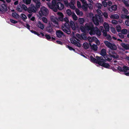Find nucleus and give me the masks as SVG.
Returning a JSON list of instances; mask_svg holds the SVG:
<instances>
[{
    "mask_svg": "<svg viewBox=\"0 0 129 129\" xmlns=\"http://www.w3.org/2000/svg\"><path fill=\"white\" fill-rule=\"evenodd\" d=\"M52 4L51 8L55 12H57L58 9L61 10L64 8V5L61 2H57V3L55 0H53L52 1Z\"/></svg>",
    "mask_w": 129,
    "mask_h": 129,
    "instance_id": "f257e3e1",
    "label": "nucleus"
},
{
    "mask_svg": "<svg viewBox=\"0 0 129 129\" xmlns=\"http://www.w3.org/2000/svg\"><path fill=\"white\" fill-rule=\"evenodd\" d=\"M95 28L93 24L91 23H86L85 24V28L86 30L89 32V34L91 35L94 33Z\"/></svg>",
    "mask_w": 129,
    "mask_h": 129,
    "instance_id": "f03ea898",
    "label": "nucleus"
},
{
    "mask_svg": "<svg viewBox=\"0 0 129 129\" xmlns=\"http://www.w3.org/2000/svg\"><path fill=\"white\" fill-rule=\"evenodd\" d=\"M92 20L94 24L96 25H98L100 23H101L103 21L102 17L97 14L92 17Z\"/></svg>",
    "mask_w": 129,
    "mask_h": 129,
    "instance_id": "7ed1b4c3",
    "label": "nucleus"
},
{
    "mask_svg": "<svg viewBox=\"0 0 129 129\" xmlns=\"http://www.w3.org/2000/svg\"><path fill=\"white\" fill-rule=\"evenodd\" d=\"M61 28L62 30L68 34H70L71 33L70 26L69 24L66 23L62 24Z\"/></svg>",
    "mask_w": 129,
    "mask_h": 129,
    "instance_id": "20e7f679",
    "label": "nucleus"
},
{
    "mask_svg": "<svg viewBox=\"0 0 129 129\" xmlns=\"http://www.w3.org/2000/svg\"><path fill=\"white\" fill-rule=\"evenodd\" d=\"M48 10L47 9L44 7H42L40 9L39 14L41 16H46L48 14Z\"/></svg>",
    "mask_w": 129,
    "mask_h": 129,
    "instance_id": "39448f33",
    "label": "nucleus"
},
{
    "mask_svg": "<svg viewBox=\"0 0 129 129\" xmlns=\"http://www.w3.org/2000/svg\"><path fill=\"white\" fill-rule=\"evenodd\" d=\"M104 43L107 47L113 50L116 49V47L115 44H112L110 42L107 41H105Z\"/></svg>",
    "mask_w": 129,
    "mask_h": 129,
    "instance_id": "423d86ee",
    "label": "nucleus"
},
{
    "mask_svg": "<svg viewBox=\"0 0 129 129\" xmlns=\"http://www.w3.org/2000/svg\"><path fill=\"white\" fill-rule=\"evenodd\" d=\"M103 28L102 26H100V29H101V30H100L99 28L95 27V29L94 30V33L92 34V35H94L95 34L97 36H100L101 34V31L103 29Z\"/></svg>",
    "mask_w": 129,
    "mask_h": 129,
    "instance_id": "0eeeda50",
    "label": "nucleus"
},
{
    "mask_svg": "<svg viewBox=\"0 0 129 129\" xmlns=\"http://www.w3.org/2000/svg\"><path fill=\"white\" fill-rule=\"evenodd\" d=\"M96 58L97 61L96 63L100 65H101L103 62H106L105 59H104L102 56L99 57L97 56Z\"/></svg>",
    "mask_w": 129,
    "mask_h": 129,
    "instance_id": "6e6552de",
    "label": "nucleus"
},
{
    "mask_svg": "<svg viewBox=\"0 0 129 129\" xmlns=\"http://www.w3.org/2000/svg\"><path fill=\"white\" fill-rule=\"evenodd\" d=\"M38 8L34 6H32L31 7H28L27 9L28 12L30 13H31L32 12H36Z\"/></svg>",
    "mask_w": 129,
    "mask_h": 129,
    "instance_id": "1a4fd4ad",
    "label": "nucleus"
},
{
    "mask_svg": "<svg viewBox=\"0 0 129 129\" xmlns=\"http://www.w3.org/2000/svg\"><path fill=\"white\" fill-rule=\"evenodd\" d=\"M109 54L110 57H112L114 58H117L118 57V56L116 53L115 51H114L110 52Z\"/></svg>",
    "mask_w": 129,
    "mask_h": 129,
    "instance_id": "9d476101",
    "label": "nucleus"
},
{
    "mask_svg": "<svg viewBox=\"0 0 129 129\" xmlns=\"http://www.w3.org/2000/svg\"><path fill=\"white\" fill-rule=\"evenodd\" d=\"M46 31L49 33H51L53 32L52 27L50 24L47 26L46 27Z\"/></svg>",
    "mask_w": 129,
    "mask_h": 129,
    "instance_id": "9b49d317",
    "label": "nucleus"
},
{
    "mask_svg": "<svg viewBox=\"0 0 129 129\" xmlns=\"http://www.w3.org/2000/svg\"><path fill=\"white\" fill-rule=\"evenodd\" d=\"M81 8L85 11H86L88 10V4L86 2L84 3L81 6Z\"/></svg>",
    "mask_w": 129,
    "mask_h": 129,
    "instance_id": "f8f14e48",
    "label": "nucleus"
},
{
    "mask_svg": "<svg viewBox=\"0 0 129 129\" xmlns=\"http://www.w3.org/2000/svg\"><path fill=\"white\" fill-rule=\"evenodd\" d=\"M71 42L72 44L78 47H81V45L79 43L77 42L74 39H72V40H71Z\"/></svg>",
    "mask_w": 129,
    "mask_h": 129,
    "instance_id": "ddd939ff",
    "label": "nucleus"
},
{
    "mask_svg": "<svg viewBox=\"0 0 129 129\" xmlns=\"http://www.w3.org/2000/svg\"><path fill=\"white\" fill-rule=\"evenodd\" d=\"M57 15H58V19L59 20L61 21H63V15L61 12H58Z\"/></svg>",
    "mask_w": 129,
    "mask_h": 129,
    "instance_id": "4468645a",
    "label": "nucleus"
},
{
    "mask_svg": "<svg viewBox=\"0 0 129 129\" xmlns=\"http://www.w3.org/2000/svg\"><path fill=\"white\" fill-rule=\"evenodd\" d=\"M33 2L36 4V7L37 8H39L40 7L41 3L39 0H32Z\"/></svg>",
    "mask_w": 129,
    "mask_h": 129,
    "instance_id": "2eb2a0df",
    "label": "nucleus"
},
{
    "mask_svg": "<svg viewBox=\"0 0 129 129\" xmlns=\"http://www.w3.org/2000/svg\"><path fill=\"white\" fill-rule=\"evenodd\" d=\"M63 34V33L61 30H58L56 31V34L58 38L61 37Z\"/></svg>",
    "mask_w": 129,
    "mask_h": 129,
    "instance_id": "dca6fc26",
    "label": "nucleus"
},
{
    "mask_svg": "<svg viewBox=\"0 0 129 129\" xmlns=\"http://www.w3.org/2000/svg\"><path fill=\"white\" fill-rule=\"evenodd\" d=\"M121 45L122 47L125 50L129 49V44H125L124 43H122Z\"/></svg>",
    "mask_w": 129,
    "mask_h": 129,
    "instance_id": "f3484780",
    "label": "nucleus"
},
{
    "mask_svg": "<svg viewBox=\"0 0 129 129\" xmlns=\"http://www.w3.org/2000/svg\"><path fill=\"white\" fill-rule=\"evenodd\" d=\"M89 44L92 49L94 51H96L97 50L98 47L95 44H93L92 45L90 43H89Z\"/></svg>",
    "mask_w": 129,
    "mask_h": 129,
    "instance_id": "a211bd4d",
    "label": "nucleus"
},
{
    "mask_svg": "<svg viewBox=\"0 0 129 129\" xmlns=\"http://www.w3.org/2000/svg\"><path fill=\"white\" fill-rule=\"evenodd\" d=\"M117 7L116 5H112L111 8L108 9V10L110 12H112L113 10L116 11L117 9Z\"/></svg>",
    "mask_w": 129,
    "mask_h": 129,
    "instance_id": "6ab92c4d",
    "label": "nucleus"
},
{
    "mask_svg": "<svg viewBox=\"0 0 129 129\" xmlns=\"http://www.w3.org/2000/svg\"><path fill=\"white\" fill-rule=\"evenodd\" d=\"M100 54L103 57L105 56L107 54L106 50L104 49H102L101 51Z\"/></svg>",
    "mask_w": 129,
    "mask_h": 129,
    "instance_id": "aec40b11",
    "label": "nucleus"
},
{
    "mask_svg": "<svg viewBox=\"0 0 129 129\" xmlns=\"http://www.w3.org/2000/svg\"><path fill=\"white\" fill-rule=\"evenodd\" d=\"M100 66L107 68H109L110 67L109 64L106 63L105 62H103Z\"/></svg>",
    "mask_w": 129,
    "mask_h": 129,
    "instance_id": "412c9836",
    "label": "nucleus"
},
{
    "mask_svg": "<svg viewBox=\"0 0 129 129\" xmlns=\"http://www.w3.org/2000/svg\"><path fill=\"white\" fill-rule=\"evenodd\" d=\"M37 26L42 29H43L44 28V25L40 21L38 22Z\"/></svg>",
    "mask_w": 129,
    "mask_h": 129,
    "instance_id": "4be33fe9",
    "label": "nucleus"
},
{
    "mask_svg": "<svg viewBox=\"0 0 129 129\" xmlns=\"http://www.w3.org/2000/svg\"><path fill=\"white\" fill-rule=\"evenodd\" d=\"M17 10L19 12H22V8L21 6V4L20 3L18 5L16 8Z\"/></svg>",
    "mask_w": 129,
    "mask_h": 129,
    "instance_id": "5701e85b",
    "label": "nucleus"
},
{
    "mask_svg": "<svg viewBox=\"0 0 129 129\" xmlns=\"http://www.w3.org/2000/svg\"><path fill=\"white\" fill-rule=\"evenodd\" d=\"M104 26L105 30L108 31L109 30V26L108 24L105 22L104 24Z\"/></svg>",
    "mask_w": 129,
    "mask_h": 129,
    "instance_id": "b1692460",
    "label": "nucleus"
},
{
    "mask_svg": "<svg viewBox=\"0 0 129 129\" xmlns=\"http://www.w3.org/2000/svg\"><path fill=\"white\" fill-rule=\"evenodd\" d=\"M2 9L4 12H5L7 11V9L6 6L4 4H3L1 6Z\"/></svg>",
    "mask_w": 129,
    "mask_h": 129,
    "instance_id": "393cba45",
    "label": "nucleus"
},
{
    "mask_svg": "<svg viewBox=\"0 0 129 129\" xmlns=\"http://www.w3.org/2000/svg\"><path fill=\"white\" fill-rule=\"evenodd\" d=\"M110 18L111 19H118L119 18V16L117 14L112 15Z\"/></svg>",
    "mask_w": 129,
    "mask_h": 129,
    "instance_id": "a878e982",
    "label": "nucleus"
},
{
    "mask_svg": "<svg viewBox=\"0 0 129 129\" xmlns=\"http://www.w3.org/2000/svg\"><path fill=\"white\" fill-rule=\"evenodd\" d=\"M21 6L22 8V11L23 10L24 11H26L27 10V8L24 4H21Z\"/></svg>",
    "mask_w": 129,
    "mask_h": 129,
    "instance_id": "bb28decb",
    "label": "nucleus"
},
{
    "mask_svg": "<svg viewBox=\"0 0 129 129\" xmlns=\"http://www.w3.org/2000/svg\"><path fill=\"white\" fill-rule=\"evenodd\" d=\"M76 14L78 15H80L82 16L83 15V13L81 11H80L78 9H77L76 10Z\"/></svg>",
    "mask_w": 129,
    "mask_h": 129,
    "instance_id": "cd10ccee",
    "label": "nucleus"
},
{
    "mask_svg": "<svg viewBox=\"0 0 129 129\" xmlns=\"http://www.w3.org/2000/svg\"><path fill=\"white\" fill-rule=\"evenodd\" d=\"M90 59L91 62H93L94 63H96V59L94 58L92 55L90 56Z\"/></svg>",
    "mask_w": 129,
    "mask_h": 129,
    "instance_id": "c85d7f7f",
    "label": "nucleus"
},
{
    "mask_svg": "<svg viewBox=\"0 0 129 129\" xmlns=\"http://www.w3.org/2000/svg\"><path fill=\"white\" fill-rule=\"evenodd\" d=\"M78 21L81 24H83L84 22V20L83 18H79L78 19Z\"/></svg>",
    "mask_w": 129,
    "mask_h": 129,
    "instance_id": "c756f323",
    "label": "nucleus"
},
{
    "mask_svg": "<svg viewBox=\"0 0 129 129\" xmlns=\"http://www.w3.org/2000/svg\"><path fill=\"white\" fill-rule=\"evenodd\" d=\"M56 18L54 17V18H51V20L52 22L55 24H58V22L56 20Z\"/></svg>",
    "mask_w": 129,
    "mask_h": 129,
    "instance_id": "7c9ffc66",
    "label": "nucleus"
},
{
    "mask_svg": "<svg viewBox=\"0 0 129 129\" xmlns=\"http://www.w3.org/2000/svg\"><path fill=\"white\" fill-rule=\"evenodd\" d=\"M83 46L84 48L85 49H88L89 47V46L88 43H84L83 44Z\"/></svg>",
    "mask_w": 129,
    "mask_h": 129,
    "instance_id": "2f4dec72",
    "label": "nucleus"
},
{
    "mask_svg": "<svg viewBox=\"0 0 129 129\" xmlns=\"http://www.w3.org/2000/svg\"><path fill=\"white\" fill-rule=\"evenodd\" d=\"M80 29L81 31L83 32H85L86 31V28H85V25L84 27L81 26H80Z\"/></svg>",
    "mask_w": 129,
    "mask_h": 129,
    "instance_id": "473e14b6",
    "label": "nucleus"
},
{
    "mask_svg": "<svg viewBox=\"0 0 129 129\" xmlns=\"http://www.w3.org/2000/svg\"><path fill=\"white\" fill-rule=\"evenodd\" d=\"M23 2L25 4L28 5L30 3L31 0H23Z\"/></svg>",
    "mask_w": 129,
    "mask_h": 129,
    "instance_id": "72a5a7b5",
    "label": "nucleus"
},
{
    "mask_svg": "<svg viewBox=\"0 0 129 129\" xmlns=\"http://www.w3.org/2000/svg\"><path fill=\"white\" fill-rule=\"evenodd\" d=\"M21 17L22 19L23 20H24L27 18L26 16L24 14H21Z\"/></svg>",
    "mask_w": 129,
    "mask_h": 129,
    "instance_id": "f704fd0d",
    "label": "nucleus"
},
{
    "mask_svg": "<svg viewBox=\"0 0 129 129\" xmlns=\"http://www.w3.org/2000/svg\"><path fill=\"white\" fill-rule=\"evenodd\" d=\"M121 32L123 34L125 35L127 33L128 31L126 29L124 28L122 30Z\"/></svg>",
    "mask_w": 129,
    "mask_h": 129,
    "instance_id": "c9c22d12",
    "label": "nucleus"
},
{
    "mask_svg": "<svg viewBox=\"0 0 129 129\" xmlns=\"http://www.w3.org/2000/svg\"><path fill=\"white\" fill-rule=\"evenodd\" d=\"M96 12H97V13L98 14V15H99L100 16L102 17L103 16L102 13V11L99 10H96Z\"/></svg>",
    "mask_w": 129,
    "mask_h": 129,
    "instance_id": "e433bc0d",
    "label": "nucleus"
},
{
    "mask_svg": "<svg viewBox=\"0 0 129 129\" xmlns=\"http://www.w3.org/2000/svg\"><path fill=\"white\" fill-rule=\"evenodd\" d=\"M123 72H126L127 70H129V67L124 66L123 67Z\"/></svg>",
    "mask_w": 129,
    "mask_h": 129,
    "instance_id": "4c0bfd02",
    "label": "nucleus"
},
{
    "mask_svg": "<svg viewBox=\"0 0 129 129\" xmlns=\"http://www.w3.org/2000/svg\"><path fill=\"white\" fill-rule=\"evenodd\" d=\"M72 17L74 20H77L78 19V18L77 16L74 13H72Z\"/></svg>",
    "mask_w": 129,
    "mask_h": 129,
    "instance_id": "58836bf2",
    "label": "nucleus"
},
{
    "mask_svg": "<svg viewBox=\"0 0 129 129\" xmlns=\"http://www.w3.org/2000/svg\"><path fill=\"white\" fill-rule=\"evenodd\" d=\"M66 12L68 16H70L71 15V10L69 9H68L67 10Z\"/></svg>",
    "mask_w": 129,
    "mask_h": 129,
    "instance_id": "ea45409f",
    "label": "nucleus"
},
{
    "mask_svg": "<svg viewBox=\"0 0 129 129\" xmlns=\"http://www.w3.org/2000/svg\"><path fill=\"white\" fill-rule=\"evenodd\" d=\"M107 31L106 30H103L102 31L103 35L105 37H106L107 35Z\"/></svg>",
    "mask_w": 129,
    "mask_h": 129,
    "instance_id": "a19ab883",
    "label": "nucleus"
},
{
    "mask_svg": "<svg viewBox=\"0 0 129 129\" xmlns=\"http://www.w3.org/2000/svg\"><path fill=\"white\" fill-rule=\"evenodd\" d=\"M43 21L45 23H47L48 22V20L45 17H43L42 18Z\"/></svg>",
    "mask_w": 129,
    "mask_h": 129,
    "instance_id": "79ce46f5",
    "label": "nucleus"
},
{
    "mask_svg": "<svg viewBox=\"0 0 129 129\" xmlns=\"http://www.w3.org/2000/svg\"><path fill=\"white\" fill-rule=\"evenodd\" d=\"M103 15L104 16V17L106 19H107L108 18V14L107 12H104L102 13Z\"/></svg>",
    "mask_w": 129,
    "mask_h": 129,
    "instance_id": "37998d69",
    "label": "nucleus"
},
{
    "mask_svg": "<svg viewBox=\"0 0 129 129\" xmlns=\"http://www.w3.org/2000/svg\"><path fill=\"white\" fill-rule=\"evenodd\" d=\"M45 37L48 40L50 41V40H51V37L48 35L46 34L45 35Z\"/></svg>",
    "mask_w": 129,
    "mask_h": 129,
    "instance_id": "c03bdc74",
    "label": "nucleus"
},
{
    "mask_svg": "<svg viewBox=\"0 0 129 129\" xmlns=\"http://www.w3.org/2000/svg\"><path fill=\"white\" fill-rule=\"evenodd\" d=\"M81 38L82 39L85 40H86L88 38L86 35H83L81 36Z\"/></svg>",
    "mask_w": 129,
    "mask_h": 129,
    "instance_id": "a18cd8bd",
    "label": "nucleus"
},
{
    "mask_svg": "<svg viewBox=\"0 0 129 129\" xmlns=\"http://www.w3.org/2000/svg\"><path fill=\"white\" fill-rule=\"evenodd\" d=\"M122 11L124 13L126 14H128V10L125 8H123L122 10Z\"/></svg>",
    "mask_w": 129,
    "mask_h": 129,
    "instance_id": "49530a36",
    "label": "nucleus"
},
{
    "mask_svg": "<svg viewBox=\"0 0 129 129\" xmlns=\"http://www.w3.org/2000/svg\"><path fill=\"white\" fill-rule=\"evenodd\" d=\"M77 6L78 8H80L81 7L80 3L78 1H77Z\"/></svg>",
    "mask_w": 129,
    "mask_h": 129,
    "instance_id": "de8ad7c7",
    "label": "nucleus"
},
{
    "mask_svg": "<svg viewBox=\"0 0 129 129\" xmlns=\"http://www.w3.org/2000/svg\"><path fill=\"white\" fill-rule=\"evenodd\" d=\"M111 23L113 24L116 25L118 23V21L116 20H112L111 21Z\"/></svg>",
    "mask_w": 129,
    "mask_h": 129,
    "instance_id": "09e8293b",
    "label": "nucleus"
},
{
    "mask_svg": "<svg viewBox=\"0 0 129 129\" xmlns=\"http://www.w3.org/2000/svg\"><path fill=\"white\" fill-rule=\"evenodd\" d=\"M63 21L65 22V23H67L68 24H69V21L68 19L67 18L65 17L63 19Z\"/></svg>",
    "mask_w": 129,
    "mask_h": 129,
    "instance_id": "8fccbe9b",
    "label": "nucleus"
},
{
    "mask_svg": "<svg viewBox=\"0 0 129 129\" xmlns=\"http://www.w3.org/2000/svg\"><path fill=\"white\" fill-rule=\"evenodd\" d=\"M67 47H68L69 49L71 50H73L74 51H75V49H74V48H73L72 47L69 46V45H67Z\"/></svg>",
    "mask_w": 129,
    "mask_h": 129,
    "instance_id": "3c124183",
    "label": "nucleus"
},
{
    "mask_svg": "<svg viewBox=\"0 0 129 129\" xmlns=\"http://www.w3.org/2000/svg\"><path fill=\"white\" fill-rule=\"evenodd\" d=\"M10 22L11 23H13L15 24V23H17L18 22L17 21L11 19H10Z\"/></svg>",
    "mask_w": 129,
    "mask_h": 129,
    "instance_id": "603ef678",
    "label": "nucleus"
},
{
    "mask_svg": "<svg viewBox=\"0 0 129 129\" xmlns=\"http://www.w3.org/2000/svg\"><path fill=\"white\" fill-rule=\"evenodd\" d=\"M69 6L70 8L74 10L75 8V7L73 4H70Z\"/></svg>",
    "mask_w": 129,
    "mask_h": 129,
    "instance_id": "864d4df0",
    "label": "nucleus"
},
{
    "mask_svg": "<svg viewBox=\"0 0 129 129\" xmlns=\"http://www.w3.org/2000/svg\"><path fill=\"white\" fill-rule=\"evenodd\" d=\"M18 15V14L16 13H12V16L15 17V18H17V15Z\"/></svg>",
    "mask_w": 129,
    "mask_h": 129,
    "instance_id": "5fc2aeb1",
    "label": "nucleus"
},
{
    "mask_svg": "<svg viewBox=\"0 0 129 129\" xmlns=\"http://www.w3.org/2000/svg\"><path fill=\"white\" fill-rule=\"evenodd\" d=\"M87 40L89 42H93L92 37H88L87 38Z\"/></svg>",
    "mask_w": 129,
    "mask_h": 129,
    "instance_id": "6e6d98bb",
    "label": "nucleus"
},
{
    "mask_svg": "<svg viewBox=\"0 0 129 129\" xmlns=\"http://www.w3.org/2000/svg\"><path fill=\"white\" fill-rule=\"evenodd\" d=\"M64 3L65 6L67 7H68L69 5L68 2L67 1H64Z\"/></svg>",
    "mask_w": 129,
    "mask_h": 129,
    "instance_id": "4d7b16f0",
    "label": "nucleus"
},
{
    "mask_svg": "<svg viewBox=\"0 0 129 129\" xmlns=\"http://www.w3.org/2000/svg\"><path fill=\"white\" fill-rule=\"evenodd\" d=\"M118 36L121 39L123 38L124 37V36L122 34L119 33L118 34Z\"/></svg>",
    "mask_w": 129,
    "mask_h": 129,
    "instance_id": "13d9d810",
    "label": "nucleus"
},
{
    "mask_svg": "<svg viewBox=\"0 0 129 129\" xmlns=\"http://www.w3.org/2000/svg\"><path fill=\"white\" fill-rule=\"evenodd\" d=\"M117 69L120 72H123V68L120 67L118 66L117 68Z\"/></svg>",
    "mask_w": 129,
    "mask_h": 129,
    "instance_id": "bf43d9fd",
    "label": "nucleus"
},
{
    "mask_svg": "<svg viewBox=\"0 0 129 129\" xmlns=\"http://www.w3.org/2000/svg\"><path fill=\"white\" fill-rule=\"evenodd\" d=\"M124 4L125 6L127 7H129V4H128V2L127 1H125L124 2Z\"/></svg>",
    "mask_w": 129,
    "mask_h": 129,
    "instance_id": "052dcab7",
    "label": "nucleus"
},
{
    "mask_svg": "<svg viewBox=\"0 0 129 129\" xmlns=\"http://www.w3.org/2000/svg\"><path fill=\"white\" fill-rule=\"evenodd\" d=\"M70 27H71L72 29L73 30H75L76 27L75 24H73V25H72V26H71Z\"/></svg>",
    "mask_w": 129,
    "mask_h": 129,
    "instance_id": "680f3d73",
    "label": "nucleus"
},
{
    "mask_svg": "<svg viewBox=\"0 0 129 129\" xmlns=\"http://www.w3.org/2000/svg\"><path fill=\"white\" fill-rule=\"evenodd\" d=\"M106 37H107V40H109L111 39V36L110 35H107Z\"/></svg>",
    "mask_w": 129,
    "mask_h": 129,
    "instance_id": "e2e57ef3",
    "label": "nucleus"
},
{
    "mask_svg": "<svg viewBox=\"0 0 129 129\" xmlns=\"http://www.w3.org/2000/svg\"><path fill=\"white\" fill-rule=\"evenodd\" d=\"M88 7L90 9H91L93 8V6L91 4H90L89 5H88Z\"/></svg>",
    "mask_w": 129,
    "mask_h": 129,
    "instance_id": "0e129e2a",
    "label": "nucleus"
},
{
    "mask_svg": "<svg viewBox=\"0 0 129 129\" xmlns=\"http://www.w3.org/2000/svg\"><path fill=\"white\" fill-rule=\"evenodd\" d=\"M97 6L98 9H100L102 7V5L101 4H98V5H97Z\"/></svg>",
    "mask_w": 129,
    "mask_h": 129,
    "instance_id": "69168bd1",
    "label": "nucleus"
},
{
    "mask_svg": "<svg viewBox=\"0 0 129 129\" xmlns=\"http://www.w3.org/2000/svg\"><path fill=\"white\" fill-rule=\"evenodd\" d=\"M102 4L103 5V6L104 7H106L107 5V3L106 2H102Z\"/></svg>",
    "mask_w": 129,
    "mask_h": 129,
    "instance_id": "338daca9",
    "label": "nucleus"
},
{
    "mask_svg": "<svg viewBox=\"0 0 129 129\" xmlns=\"http://www.w3.org/2000/svg\"><path fill=\"white\" fill-rule=\"evenodd\" d=\"M96 43L98 45H99L100 44V43L98 39H97V40L95 41Z\"/></svg>",
    "mask_w": 129,
    "mask_h": 129,
    "instance_id": "774afa93",
    "label": "nucleus"
}]
</instances>
